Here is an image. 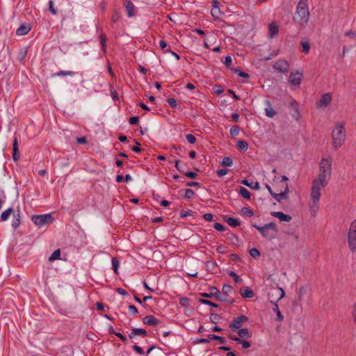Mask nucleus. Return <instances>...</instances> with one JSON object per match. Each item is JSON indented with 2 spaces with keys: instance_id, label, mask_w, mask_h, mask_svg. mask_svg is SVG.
<instances>
[{
  "instance_id": "obj_51",
  "label": "nucleus",
  "mask_w": 356,
  "mask_h": 356,
  "mask_svg": "<svg viewBox=\"0 0 356 356\" xmlns=\"http://www.w3.org/2000/svg\"><path fill=\"white\" fill-rule=\"evenodd\" d=\"M216 174L218 177H221L227 174V170L222 168L216 170Z\"/></svg>"
},
{
  "instance_id": "obj_41",
  "label": "nucleus",
  "mask_w": 356,
  "mask_h": 356,
  "mask_svg": "<svg viewBox=\"0 0 356 356\" xmlns=\"http://www.w3.org/2000/svg\"><path fill=\"white\" fill-rule=\"evenodd\" d=\"M111 262H112V266H113L114 272L116 274H118V269L120 266V262H119L118 259L116 257H112Z\"/></svg>"
},
{
  "instance_id": "obj_59",
  "label": "nucleus",
  "mask_w": 356,
  "mask_h": 356,
  "mask_svg": "<svg viewBox=\"0 0 356 356\" xmlns=\"http://www.w3.org/2000/svg\"><path fill=\"white\" fill-rule=\"evenodd\" d=\"M344 35L346 36L350 37V38H355L356 37V33L353 31H349L345 32Z\"/></svg>"
},
{
  "instance_id": "obj_21",
  "label": "nucleus",
  "mask_w": 356,
  "mask_h": 356,
  "mask_svg": "<svg viewBox=\"0 0 356 356\" xmlns=\"http://www.w3.org/2000/svg\"><path fill=\"white\" fill-rule=\"evenodd\" d=\"M13 159L15 161H17L19 159V147L17 138H15L13 143Z\"/></svg>"
},
{
  "instance_id": "obj_47",
  "label": "nucleus",
  "mask_w": 356,
  "mask_h": 356,
  "mask_svg": "<svg viewBox=\"0 0 356 356\" xmlns=\"http://www.w3.org/2000/svg\"><path fill=\"white\" fill-rule=\"evenodd\" d=\"M186 138L187 140V141L191 143V144H193L195 143L196 141V138L193 135V134H188L186 136Z\"/></svg>"
},
{
  "instance_id": "obj_20",
  "label": "nucleus",
  "mask_w": 356,
  "mask_h": 356,
  "mask_svg": "<svg viewBox=\"0 0 356 356\" xmlns=\"http://www.w3.org/2000/svg\"><path fill=\"white\" fill-rule=\"evenodd\" d=\"M136 335L145 337L147 335V331L143 328H133L129 337L130 339H133Z\"/></svg>"
},
{
  "instance_id": "obj_3",
  "label": "nucleus",
  "mask_w": 356,
  "mask_h": 356,
  "mask_svg": "<svg viewBox=\"0 0 356 356\" xmlns=\"http://www.w3.org/2000/svg\"><path fill=\"white\" fill-rule=\"evenodd\" d=\"M321 195V190L311 188L309 207L310 213L313 216H316L318 211V202Z\"/></svg>"
},
{
  "instance_id": "obj_58",
  "label": "nucleus",
  "mask_w": 356,
  "mask_h": 356,
  "mask_svg": "<svg viewBox=\"0 0 356 356\" xmlns=\"http://www.w3.org/2000/svg\"><path fill=\"white\" fill-rule=\"evenodd\" d=\"M138 117H131L129 120V122L130 124H137L138 122Z\"/></svg>"
},
{
  "instance_id": "obj_49",
  "label": "nucleus",
  "mask_w": 356,
  "mask_h": 356,
  "mask_svg": "<svg viewBox=\"0 0 356 356\" xmlns=\"http://www.w3.org/2000/svg\"><path fill=\"white\" fill-rule=\"evenodd\" d=\"M213 227L216 230L219 232H222L225 230V227L223 225L218 222H216Z\"/></svg>"
},
{
  "instance_id": "obj_53",
  "label": "nucleus",
  "mask_w": 356,
  "mask_h": 356,
  "mask_svg": "<svg viewBox=\"0 0 356 356\" xmlns=\"http://www.w3.org/2000/svg\"><path fill=\"white\" fill-rule=\"evenodd\" d=\"M49 9L52 14L56 15L57 13L56 10L54 6V1L51 0L49 1Z\"/></svg>"
},
{
  "instance_id": "obj_7",
  "label": "nucleus",
  "mask_w": 356,
  "mask_h": 356,
  "mask_svg": "<svg viewBox=\"0 0 356 356\" xmlns=\"http://www.w3.org/2000/svg\"><path fill=\"white\" fill-rule=\"evenodd\" d=\"M200 296L203 298H211L215 297L220 302H227L228 299L225 296H222L220 291L215 286L209 288V293H202Z\"/></svg>"
},
{
  "instance_id": "obj_1",
  "label": "nucleus",
  "mask_w": 356,
  "mask_h": 356,
  "mask_svg": "<svg viewBox=\"0 0 356 356\" xmlns=\"http://www.w3.org/2000/svg\"><path fill=\"white\" fill-rule=\"evenodd\" d=\"M332 174V159L330 158H322L319 163V174L318 177L312 181V188L321 190L325 188Z\"/></svg>"
},
{
  "instance_id": "obj_63",
  "label": "nucleus",
  "mask_w": 356,
  "mask_h": 356,
  "mask_svg": "<svg viewBox=\"0 0 356 356\" xmlns=\"http://www.w3.org/2000/svg\"><path fill=\"white\" fill-rule=\"evenodd\" d=\"M76 142L80 144H86L87 143V140L85 137H79L76 138Z\"/></svg>"
},
{
  "instance_id": "obj_44",
  "label": "nucleus",
  "mask_w": 356,
  "mask_h": 356,
  "mask_svg": "<svg viewBox=\"0 0 356 356\" xmlns=\"http://www.w3.org/2000/svg\"><path fill=\"white\" fill-rule=\"evenodd\" d=\"M200 302H201L202 304H204V305H209V306H211L213 307H218V305L213 302H211L208 300H206V299H200Z\"/></svg>"
},
{
  "instance_id": "obj_28",
  "label": "nucleus",
  "mask_w": 356,
  "mask_h": 356,
  "mask_svg": "<svg viewBox=\"0 0 356 356\" xmlns=\"http://www.w3.org/2000/svg\"><path fill=\"white\" fill-rule=\"evenodd\" d=\"M225 220L226 222L231 227H236L240 225L241 222L240 221L234 218L229 217L227 216H225L224 217Z\"/></svg>"
},
{
  "instance_id": "obj_62",
  "label": "nucleus",
  "mask_w": 356,
  "mask_h": 356,
  "mask_svg": "<svg viewBox=\"0 0 356 356\" xmlns=\"http://www.w3.org/2000/svg\"><path fill=\"white\" fill-rule=\"evenodd\" d=\"M180 163H181L180 161L177 160L175 161V166L177 170H179L181 172H183L184 170H183V168L180 165Z\"/></svg>"
},
{
  "instance_id": "obj_4",
  "label": "nucleus",
  "mask_w": 356,
  "mask_h": 356,
  "mask_svg": "<svg viewBox=\"0 0 356 356\" xmlns=\"http://www.w3.org/2000/svg\"><path fill=\"white\" fill-rule=\"evenodd\" d=\"M348 245L351 252H356V219L351 222L349 228Z\"/></svg>"
},
{
  "instance_id": "obj_32",
  "label": "nucleus",
  "mask_w": 356,
  "mask_h": 356,
  "mask_svg": "<svg viewBox=\"0 0 356 356\" xmlns=\"http://www.w3.org/2000/svg\"><path fill=\"white\" fill-rule=\"evenodd\" d=\"M28 51L26 47L21 48L18 51V58L22 62L24 60Z\"/></svg>"
},
{
  "instance_id": "obj_16",
  "label": "nucleus",
  "mask_w": 356,
  "mask_h": 356,
  "mask_svg": "<svg viewBox=\"0 0 356 356\" xmlns=\"http://www.w3.org/2000/svg\"><path fill=\"white\" fill-rule=\"evenodd\" d=\"M270 214L273 217L279 218L280 221L289 222L292 218L291 216L280 211H273Z\"/></svg>"
},
{
  "instance_id": "obj_46",
  "label": "nucleus",
  "mask_w": 356,
  "mask_h": 356,
  "mask_svg": "<svg viewBox=\"0 0 356 356\" xmlns=\"http://www.w3.org/2000/svg\"><path fill=\"white\" fill-rule=\"evenodd\" d=\"M302 52L308 53L310 49V44L308 42H302Z\"/></svg>"
},
{
  "instance_id": "obj_56",
  "label": "nucleus",
  "mask_w": 356,
  "mask_h": 356,
  "mask_svg": "<svg viewBox=\"0 0 356 356\" xmlns=\"http://www.w3.org/2000/svg\"><path fill=\"white\" fill-rule=\"evenodd\" d=\"M168 102L171 108H175L177 107V101L175 99L170 98L168 99Z\"/></svg>"
},
{
  "instance_id": "obj_5",
  "label": "nucleus",
  "mask_w": 356,
  "mask_h": 356,
  "mask_svg": "<svg viewBox=\"0 0 356 356\" xmlns=\"http://www.w3.org/2000/svg\"><path fill=\"white\" fill-rule=\"evenodd\" d=\"M278 230L277 226L273 222L265 224V229L262 232L261 235L266 239L270 241L275 238Z\"/></svg>"
},
{
  "instance_id": "obj_31",
  "label": "nucleus",
  "mask_w": 356,
  "mask_h": 356,
  "mask_svg": "<svg viewBox=\"0 0 356 356\" xmlns=\"http://www.w3.org/2000/svg\"><path fill=\"white\" fill-rule=\"evenodd\" d=\"M14 212L13 208H8L6 211H4L1 215V220L2 221H6L8 219L9 216Z\"/></svg>"
},
{
  "instance_id": "obj_43",
  "label": "nucleus",
  "mask_w": 356,
  "mask_h": 356,
  "mask_svg": "<svg viewBox=\"0 0 356 356\" xmlns=\"http://www.w3.org/2000/svg\"><path fill=\"white\" fill-rule=\"evenodd\" d=\"M195 195V193L192 189H186L184 193V197L186 199H191Z\"/></svg>"
},
{
  "instance_id": "obj_24",
  "label": "nucleus",
  "mask_w": 356,
  "mask_h": 356,
  "mask_svg": "<svg viewBox=\"0 0 356 356\" xmlns=\"http://www.w3.org/2000/svg\"><path fill=\"white\" fill-rule=\"evenodd\" d=\"M218 2L217 1H213V6L211 10V15L214 17L215 19H220V15H221V12L218 6L217 5Z\"/></svg>"
},
{
  "instance_id": "obj_30",
  "label": "nucleus",
  "mask_w": 356,
  "mask_h": 356,
  "mask_svg": "<svg viewBox=\"0 0 356 356\" xmlns=\"http://www.w3.org/2000/svg\"><path fill=\"white\" fill-rule=\"evenodd\" d=\"M236 147L240 151L245 152L248 148V143L245 140H238L236 143Z\"/></svg>"
},
{
  "instance_id": "obj_17",
  "label": "nucleus",
  "mask_w": 356,
  "mask_h": 356,
  "mask_svg": "<svg viewBox=\"0 0 356 356\" xmlns=\"http://www.w3.org/2000/svg\"><path fill=\"white\" fill-rule=\"evenodd\" d=\"M31 29L30 24H22L17 29L16 34L17 35H24L27 34Z\"/></svg>"
},
{
  "instance_id": "obj_33",
  "label": "nucleus",
  "mask_w": 356,
  "mask_h": 356,
  "mask_svg": "<svg viewBox=\"0 0 356 356\" xmlns=\"http://www.w3.org/2000/svg\"><path fill=\"white\" fill-rule=\"evenodd\" d=\"M100 44L102 45V50L104 53L106 51V34L102 33L99 36Z\"/></svg>"
},
{
  "instance_id": "obj_29",
  "label": "nucleus",
  "mask_w": 356,
  "mask_h": 356,
  "mask_svg": "<svg viewBox=\"0 0 356 356\" xmlns=\"http://www.w3.org/2000/svg\"><path fill=\"white\" fill-rule=\"evenodd\" d=\"M238 335L240 339H247L250 337V331L248 328H242L238 330Z\"/></svg>"
},
{
  "instance_id": "obj_8",
  "label": "nucleus",
  "mask_w": 356,
  "mask_h": 356,
  "mask_svg": "<svg viewBox=\"0 0 356 356\" xmlns=\"http://www.w3.org/2000/svg\"><path fill=\"white\" fill-rule=\"evenodd\" d=\"M332 101V94L331 92L324 93L316 103V106L318 109L325 110L331 104Z\"/></svg>"
},
{
  "instance_id": "obj_34",
  "label": "nucleus",
  "mask_w": 356,
  "mask_h": 356,
  "mask_svg": "<svg viewBox=\"0 0 356 356\" xmlns=\"http://www.w3.org/2000/svg\"><path fill=\"white\" fill-rule=\"evenodd\" d=\"M239 193L244 198H245L247 200H250V199L251 195H250V193L249 192V191L247 188H245L244 187H241L240 189H239Z\"/></svg>"
},
{
  "instance_id": "obj_57",
  "label": "nucleus",
  "mask_w": 356,
  "mask_h": 356,
  "mask_svg": "<svg viewBox=\"0 0 356 356\" xmlns=\"http://www.w3.org/2000/svg\"><path fill=\"white\" fill-rule=\"evenodd\" d=\"M185 175L190 179H196L197 177V174L193 172H186Z\"/></svg>"
},
{
  "instance_id": "obj_42",
  "label": "nucleus",
  "mask_w": 356,
  "mask_h": 356,
  "mask_svg": "<svg viewBox=\"0 0 356 356\" xmlns=\"http://www.w3.org/2000/svg\"><path fill=\"white\" fill-rule=\"evenodd\" d=\"M229 134L232 136H236L239 134V128L238 126H232L230 128Z\"/></svg>"
},
{
  "instance_id": "obj_35",
  "label": "nucleus",
  "mask_w": 356,
  "mask_h": 356,
  "mask_svg": "<svg viewBox=\"0 0 356 356\" xmlns=\"http://www.w3.org/2000/svg\"><path fill=\"white\" fill-rule=\"evenodd\" d=\"M274 305H275V307L273 308V311L275 312H276V314H277L276 321H282L284 319V316L282 314L281 312L280 311L277 304L276 302H275Z\"/></svg>"
},
{
  "instance_id": "obj_10",
  "label": "nucleus",
  "mask_w": 356,
  "mask_h": 356,
  "mask_svg": "<svg viewBox=\"0 0 356 356\" xmlns=\"http://www.w3.org/2000/svg\"><path fill=\"white\" fill-rule=\"evenodd\" d=\"M297 14L300 19L307 22L309 19V12L304 1L301 0L297 6Z\"/></svg>"
},
{
  "instance_id": "obj_45",
  "label": "nucleus",
  "mask_w": 356,
  "mask_h": 356,
  "mask_svg": "<svg viewBox=\"0 0 356 356\" xmlns=\"http://www.w3.org/2000/svg\"><path fill=\"white\" fill-rule=\"evenodd\" d=\"M249 253L253 258H257L260 256V252L257 248L250 249Z\"/></svg>"
},
{
  "instance_id": "obj_38",
  "label": "nucleus",
  "mask_w": 356,
  "mask_h": 356,
  "mask_svg": "<svg viewBox=\"0 0 356 356\" xmlns=\"http://www.w3.org/2000/svg\"><path fill=\"white\" fill-rule=\"evenodd\" d=\"M232 164H233V160L230 157H228V156L224 157L221 162V165L223 167H230Z\"/></svg>"
},
{
  "instance_id": "obj_55",
  "label": "nucleus",
  "mask_w": 356,
  "mask_h": 356,
  "mask_svg": "<svg viewBox=\"0 0 356 356\" xmlns=\"http://www.w3.org/2000/svg\"><path fill=\"white\" fill-rule=\"evenodd\" d=\"M224 63H225L226 67H229L230 65L232 63V57L229 56H226Z\"/></svg>"
},
{
  "instance_id": "obj_14",
  "label": "nucleus",
  "mask_w": 356,
  "mask_h": 356,
  "mask_svg": "<svg viewBox=\"0 0 356 356\" xmlns=\"http://www.w3.org/2000/svg\"><path fill=\"white\" fill-rule=\"evenodd\" d=\"M289 193V186L287 184L284 185V189L279 193H273L272 197L280 202L282 200L287 199V194Z\"/></svg>"
},
{
  "instance_id": "obj_9",
  "label": "nucleus",
  "mask_w": 356,
  "mask_h": 356,
  "mask_svg": "<svg viewBox=\"0 0 356 356\" xmlns=\"http://www.w3.org/2000/svg\"><path fill=\"white\" fill-rule=\"evenodd\" d=\"M285 295L284 291L282 288H273L268 292V296L270 302L274 304L281 300Z\"/></svg>"
},
{
  "instance_id": "obj_50",
  "label": "nucleus",
  "mask_w": 356,
  "mask_h": 356,
  "mask_svg": "<svg viewBox=\"0 0 356 356\" xmlns=\"http://www.w3.org/2000/svg\"><path fill=\"white\" fill-rule=\"evenodd\" d=\"M229 275L234 278V282L236 283H238V282H239L241 281V280H240L239 277L238 276V275L236 273H234V271H229Z\"/></svg>"
},
{
  "instance_id": "obj_23",
  "label": "nucleus",
  "mask_w": 356,
  "mask_h": 356,
  "mask_svg": "<svg viewBox=\"0 0 356 356\" xmlns=\"http://www.w3.org/2000/svg\"><path fill=\"white\" fill-rule=\"evenodd\" d=\"M229 338L232 340H233L238 343H241L243 349H248V348H250V346H251L250 342L245 341V340H242L239 337L229 336Z\"/></svg>"
},
{
  "instance_id": "obj_39",
  "label": "nucleus",
  "mask_w": 356,
  "mask_h": 356,
  "mask_svg": "<svg viewBox=\"0 0 356 356\" xmlns=\"http://www.w3.org/2000/svg\"><path fill=\"white\" fill-rule=\"evenodd\" d=\"M241 212L243 215L248 217H251L254 215L253 211L247 207H243L241 210Z\"/></svg>"
},
{
  "instance_id": "obj_11",
  "label": "nucleus",
  "mask_w": 356,
  "mask_h": 356,
  "mask_svg": "<svg viewBox=\"0 0 356 356\" xmlns=\"http://www.w3.org/2000/svg\"><path fill=\"white\" fill-rule=\"evenodd\" d=\"M273 67L275 71L286 74L289 70V64L286 60L280 59L274 63Z\"/></svg>"
},
{
  "instance_id": "obj_22",
  "label": "nucleus",
  "mask_w": 356,
  "mask_h": 356,
  "mask_svg": "<svg viewBox=\"0 0 356 356\" xmlns=\"http://www.w3.org/2000/svg\"><path fill=\"white\" fill-rule=\"evenodd\" d=\"M279 31V26L277 24H269L268 37L273 38Z\"/></svg>"
},
{
  "instance_id": "obj_2",
  "label": "nucleus",
  "mask_w": 356,
  "mask_h": 356,
  "mask_svg": "<svg viewBox=\"0 0 356 356\" xmlns=\"http://www.w3.org/2000/svg\"><path fill=\"white\" fill-rule=\"evenodd\" d=\"M332 146L334 149L340 148L346 140V131L343 124L337 123L332 130Z\"/></svg>"
},
{
  "instance_id": "obj_61",
  "label": "nucleus",
  "mask_w": 356,
  "mask_h": 356,
  "mask_svg": "<svg viewBox=\"0 0 356 356\" xmlns=\"http://www.w3.org/2000/svg\"><path fill=\"white\" fill-rule=\"evenodd\" d=\"M133 349L140 355L144 354V351L143 350V349L137 345H134L133 346Z\"/></svg>"
},
{
  "instance_id": "obj_13",
  "label": "nucleus",
  "mask_w": 356,
  "mask_h": 356,
  "mask_svg": "<svg viewBox=\"0 0 356 356\" xmlns=\"http://www.w3.org/2000/svg\"><path fill=\"white\" fill-rule=\"evenodd\" d=\"M302 78V73H300L299 72H291L289 81L292 85L298 86L301 83Z\"/></svg>"
},
{
  "instance_id": "obj_15",
  "label": "nucleus",
  "mask_w": 356,
  "mask_h": 356,
  "mask_svg": "<svg viewBox=\"0 0 356 356\" xmlns=\"http://www.w3.org/2000/svg\"><path fill=\"white\" fill-rule=\"evenodd\" d=\"M264 103L266 104V107L264 108L265 115L268 118H273L277 114V112L273 109L272 104L269 100H266Z\"/></svg>"
},
{
  "instance_id": "obj_36",
  "label": "nucleus",
  "mask_w": 356,
  "mask_h": 356,
  "mask_svg": "<svg viewBox=\"0 0 356 356\" xmlns=\"http://www.w3.org/2000/svg\"><path fill=\"white\" fill-rule=\"evenodd\" d=\"M232 291V287L229 284H224L222 288V296H225L227 298V296Z\"/></svg>"
},
{
  "instance_id": "obj_19",
  "label": "nucleus",
  "mask_w": 356,
  "mask_h": 356,
  "mask_svg": "<svg viewBox=\"0 0 356 356\" xmlns=\"http://www.w3.org/2000/svg\"><path fill=\"white\" fill-rule=\"evenodd\" d=\"M124 6L126 8V11L129 17L134 16V5L129 0H124Z\"/></svg>"
},
{
  "instance_id": "obj_12",
  "label": "nucleus",
  "mask_w": 356,
  "mask_h": 356,
  "mask_svg": "<svg viewBox=\"0 0 356 356\" xmlns=\"http://www.w3.org/2000/svg\"><path fill=\"white\" fill-rule=\"evenodd\" d=\"M248 318L246 316L241 315L236 318L234 319L229 324V328L235 330L239 329L242 325L248 321Z\"/></svg>"
},
{
  "instance_id": "obj_6",
  "label": "nucleus",
  "mask_w": 356,
  "mask_h": 356,
  "mask_svg": "<svg viewBox=\"0 0 356 356\" xmlns=\"http://www.w3.org/2000/svg\"><path fill=\"white\" fill-rule=\"evenodd\" d=\"M31 220L36 226L41 227L51 222L53 218L51 214L33 215L31 217Z\"/></svg>"
},
{
  "instance_id": "obj_37",
  "label": "nucleus",
  "mask_w": 356,
  "mask_h": 356,
  "mask_svg": "<svg viewBox=\"0 0 356 356\" xmlns=\"http://www.w3.org/2000/svg\"><path fill=\"white\" fill-rule=\"evenodd\" d=\"M75 74V72L73 71H60L56 74H54L53 76H74Z\"/></svg>"
},
{
  "instance_id": "obj_60",
  "label": "nucleus",
  "mask_w": 356,
  "mask_h": 356,
  "mask_svg": "<svg viewBox=\"0 0 356 356\" xmlns=\"http://www.w3.org/2000/svg\"><path fill=\"white\" fill-rule=\"evenodd\" d=\"M203 218L207 221H212L213 216L211 213H205L203 216Z\"/></svg>"
},
{
  "instance_id": "obj_54",
  "label": "nucleus",
  "mask_w": 356,
  "mask_h": 356,
  "mask_svg": "<svg viewBox=\"0 0 356 356\" xmlns=\"http://www.w3.org/2000/svg\"><path fill=\"white\" fill-rule=\"evenodd\" d=\"M219 319V316L217 314L211 313L210 315V320L213 323H217L218 320Z\"/></svg>"
},
{
  "instance_id": "obj_52",
  "label": "nucleus",
  "mask_w": 356,
  "mask_h": 356,
  "mask_svg": "<svg viewBox=\"0 0 356 356\" xmlns=\"http://www.w3.org/2000/svg\"><path fill=\"white\" fill-rule=\"evenodd\" d=\"M111 95L114 101H118L119 99L117 92L111 86Z\"/></svg>"
},
{
  "instance_id": "obj_18",
  "label": "nucleus",
  "mask_w": 356,
  "mask_h": 356,
  "mask_svg": "<svg viewBox=\"0 0 356 356\" xmlns=\"http://www.w3.org/2000/svg\"><path fill=\"white\" fill-rule=\"evenodd\" d=\"M143 322L144 324H147L150 326L155 327L159 323V320L156 319L155 317H154L152 315L146 316L143 319Z\"/></svg>"
},
{
  "instance_id": "obj_26",
  "label": "nucleus",
  "mask_w": 356,
  "mask_h": 356,
  "mask_svg": "<svg viewBox=\"0 0 356 356\" xmlns=\"http://www.w3.org/2000/svg\"><path fill=\"white\" fill-rule=\"evenodd\" d=\"M21 216L19 209H17V212L14 213L13 219L12 222V227L14 229L17 228L20 225Z\"/></svg>"
},
{
  "instance_id": "obj_25",
  "label": "nucleus",
  "mask_w": 356,
  "mask_h": 356,
  "mask_svg": "<svg viewBox=\"0 0 356 356\" xmlns=\"http://www.w3.org/2000/svg\"><path fill=\"white\" fill-rule=\"evenodd\" d=\"M240 293L244 298H251L254 296V291L249 287L241 289Z\"/></svg>"
},
{
  "instance_id": "obj_48",
  "label": "nucleus",
  "mask_w": 356,
  "mask_h": 356,
  "mask_svg": "<svg viewBox=\"0 0 356 356\" xmlns=\"http://www.w3.org/2000/svg\"><path fill=\"white\" fill-rule=\"evenodd\" d=\"M179 303L183 307H187L189 303V299L186 297L181 298L179 299Z\"/></svg>"
},
{
  "instance_id": "obj_64",
  "label": "nucleus",
  "mask_w": 356,
  "mask_h": 356,
  "mask_svg": "<svg viewBox=\"0 0 356 356\" xmlns=\"http://www.w3.org/2000/svg\"><path fill=\"white\" fill-rule=\"evenodd\" d=\"M129 310L134 314H136L138 313V309L134 305H129Z\"/></svg>"
},
{
  "instance_id": "obj_40",
  "label": "nucleus",
  "mask_w": 356,
  "mask_h": 356,
  "mask_svg": "<svg viewBox=\"0 0 356 356\" xmlns=\"http://www.w3.org/2000/svg\"><path fill=\"white\" fill-rule=\"evenodd\" d=\"M60 249L56 250L49 257V260L50 261L60 259Z\"/></svg>"
},
{
  "instance_id": "obj_27",
  "label": "nucleus",
  "mask_w": 356,
  "mask_h": 356,
  "mask_svg": "<svg viewBox=\"0 0 356 356\" xmlns=\"http://www.w3.org/2000/svg\"><path fill=\"white\" fill-rule=\"evenodd\" d=\"M241 184L250 188L251 189H254V190H259L260 188V186H259V182L256 181V182H253V181H251L250 182L248 179H243L241 181Z\"/></svg>"
}]
</instances>
